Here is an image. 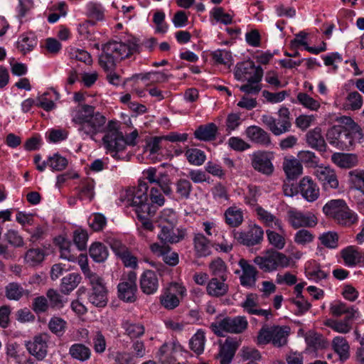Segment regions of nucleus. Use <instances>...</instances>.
I'll return each mask as SVG.
<instances>
[{
	"instance_id": "f257e3e1",
	"label": "nucleus",
	"mask_w": 364,
	"mask_h": 364,
	"mask_svg": "<svg viewBox=\"0 0 364 364\" xmlns=\"http://www.w3.org/2000/svg\"><path fill=\"white\" fill-rule=\"evenodd\" d=\"M73 122L78 126L80 134L92 139L97 134L104 132L107 129L106 117L89 105L79 106L73 112Z\"/></svg>"
},
{
	"instance_id": "f03ea898",
	"label": "nucleus",
	"mask_w": 364,
	"mask_h": 364,
	"mask_svg": "<svg viewBox=\"0 0 364 364\" xmlns=\"http://www.w3.org/2000/svg\"><path fill=\"white\" fill-rule=\"evenodd\" d=\"M137 49L138 44L132 41H109L102 46V53L99 57V63L107 71L113 70L117 63L129 58L136 52Z\"/></svg>"
},
{
	"instance_id": "7ed1b4c3",
	"label": "nucleus",
	"mask_w": 364,
	"mask_h": 364,
	"mask_svg": "<svg viewBox=\"0 0 364 364\" xmlns=\"http://www.w3.org/2000/svg\"><path fill=\"white\" fill-rule=\"evenodd\" d=\"M323 211L341 225L350 226L358 220L357 215L341 199L330 200L323 206Z\"/></svg>"
},
{
	"instance_id": "20e7f679",
	"label": "nucleus",
	"mask_w": 364,
	"mask_h": 364,
	"mask_svg": "<svg viewBox=\"0 0 364 364\" xmlns=\"http://www.w3.org/2000/svg\"><path fill=\"white\" fill-rule=\"evenodd\" d=\"M247 326L248 322L245 316H227L212 323L210 328L218 336H223V332L241 333L247 329Z\"/></svg>"
},
{
	"instance_id": "39448f33",
	"label": "nucleus",
	"mask_w": 364,
	"mask_h": 364,
	"mask_svg": "<svg viewBox=\"0 0 364 364\" xmlns=\"http://www.w3.org/2000/svg\"><path fill=\"white\" fill-rule=\"evenodd\" d=\"M253 262L264 272H271L279 267H287L289 259L282 252L269 250L263 255L255 257Z\"/></svg>"
},
{
	"instance_id": "423d86ee",
	"label": "nucleus",
	"mask_w": 364,
	"mask_h": 364,
	"mask_svg": "<svg viewBox=\"0 0 364 364\" xmlns=\"http://www.w3.org/2000/svg\"><path fill=\"white\" fill-rule=\"evenodd\" d=\"M277 114V119L268 114L262 115L261 119L262 123L275 136H279L289 132L291 127L290 112L287 107H281Z\"/></svg>"
},
{
	"instance_id": "0eeeda50",
	"label": "nucleus",
	"mask_w": 364,
	"mask_h": 364,
	"mask_svg": "<svg viewBox=\"0 0 364 364\" xmlns=\"http://www.w3.org/2000/svg\"><path fill=\"white\" fill-rule=\"evenodd\" d=\"M102 141L105 148L109 152H114L117 155V152L124 150L126 147L124 136L122 132L119 131V127L116 121L110 120L108 122L107 129Z\"/></svg>"
},
{
	"instance_id": "6e6552de",
	"label": "nucleus",
	"mask_w": 364,
	"mask_h": 364,
	"mask_svg": "<svg viewBox=\"0 0 364 364\" xmlns=\"http://www.w3.org/2000/svg\"><path fill=\"white\" fill-rule=\"evenodd\" d=\"M90 287L87 300L93 306L98 308H103L108 302L107 289L103 279L99 275L88 279Z\"/></svg>"
},
{
	"instance_id": "1a4fd4ad",
	"label": "nucleus",
	"mask_w": 364,
	"mask_h": 364,
	"mask_svg": "<svg viewBox=\"0 0 364 364\" xmlns=\"http://www.w3.org/2000/svg\"><path fill=\"white\" fill-rule=\"evenodd\" d=\"M264 71L261 66H255L252 60L238 63L235 68V77L237 80L261 82Z\"/></svg>"
},
{
	"instance_id": "9d476101",
	"label": "nucleus",
	"mask_w": 364,
	"mask_h": 364,
	"mask_svg": "<svg viewBox=\"0 0 364 364\" xmlns=\"http://www.w3.org/2000/svg\"><path fill=\"white\" fill-rule=\"evenodd\" d=\"M118 297L125 301L133 303L136 300V274L130 271L123 277L117 286Z\"/></svg>"
},
{
	"instance_id": "9b49d317",
	"label": "nucleus",
	"mask_w": 364,
	"mask_h": 364,
	"mask_svg": "<svg viewBox=\"0 0 364 364\" xmlns=\"http://www.w3.org/2000/svg\"><path fill=\"white\" fill-rule=\"evenodd\" d=\"M274 153L267 151H257L251 155L252 167L259 173L271 176L274 167L272 164Z\"/></svg>"
},
{
	"instance_id": "f8f14e48",
	"label": "nucleus",
	"mask_w": 364,
	"mask_h": 364,
	"mask_svg": "<svg viewBox=\"0 0 364 364\" xmlns=\"http://www.w3.org/2000/svg\"><path fill=\"white\" fill-rule=\"evenodd\" d=\"M171 224L159 226L161 228L158 238L164 244H174L181 241L186 236V230L176 228L177 219L171 218Z\"/></svg>"
},
{
	"instance_id": "ddd939ff",
	"label": "nucleus",
	"mask_w": 364,
	"mask_h": 364,
	"mask_svg": "<svg viewBox=\"0 0 364 364\" xmlns=\"http://www.w3.org/2000/svg\"><path fill=\"white\" fill-rule=\"evenodd\" d=\"M50 336L46 333H40L33 337L32 341L26 343L28 353L38 360H43L48 354V343Z\"/></svg>"
},
{
	"instance_id": "4468645a",
	"label": "nucleus",
	"mask_w": 364,
	"mask_h": 364,
	"mask_svg": "<svg viewBox=\"0 0 364 364\" xmlns=\"http://www.w3.org/2000/svg\"><path fill=\"white\" fill-rule=\"evenodd\" d=\"M186 291V288L181 284L178 283L171 284L170 287L160 297L161 305L168 310L176 308L180 303L177 294L183 296Z\"/></svg>"
},
{
	"instance_id": "2eb2a0df",
	"label": "nucleus",
	"mask_w": 364,
	"mask_h": 364,
	"mask_svg": "<svg viewBox=\"0 0 364 364\" xmlns=\"http://www.w3.org/2000/svg\"><path fill=\"white\" fill-rule=\"evenodd\" d=\"M264 231L261 227L254 225L247 232H237L235 238L241 244L247 246H254L263 240Z\"/></svg>"
},
{
	"instance_id": "dca6fc26",
	"label": "nucleus",
	"mask_w": 364,
	"mask_h": 364,
	"mask_svg": "<svg viewBox=\"0 0 364 364\" xmlns=\"http://www.w3.org/2000/svg\"><path fill=\"white\" fill-rule=\"evenodd\" d=\"M146 178L150 183H156L166 196H170L172 189L170 186L171 180L166 173H159L155 168H149L144 171Z\"/></svg>"
},
{
	"instance_id": "f3484780",
	"label": "nucleus",
	"mask_w": 364,
	"mask_h": 364,
	"mask_svg": "<svg viewBox=\"0 0 364 364\" xmlns=\"http://www.w3.org/2000/svg\"><path fill=\"white\" fill-rule=\"evenodd\" d=\"M314 174L325 189H336L338 187L339 183L336 172L329 166H317Z\"/></svg>"
},
{
	"instance_id": "a211bd4d",
	"label": "nucleus",
	"mask_w": 364,
	"mask_h": 364,
	"mask_svg": "<svg viewBox=\"0 0 364 364\" xmlns=\"http://www.w3.org/2000/svg\"><path fill=\"white\" fill-rule=\"evenodd\" d=\"M247 138L257 145L269 147L272 144L270 134L260 127L252 125L245 130Z\"/></svg>"
},
{
	"instance_id": "6ab92c4d",
	"label": "nucleus",
	"mask_w": 364,
	"mask_h": 364,
	"mask_svg": "<svg viewBox=\"0 0 364 364\" xmlns=\"http://www.w3.org/2000/svg\"><path fill=\"white\" fill-rule=\"evenodd\" d=\"M288 217L289 223L294 229L301 227H314L317 223L314 215L311 214H304L295 210H289Z\"/></svg>"
},
{
	"instance_id": "aec40b11",
	"label": "nucleus",
	"mask_w": 364,
	"mask_h": 364,
	"mask_svg": "<svg viewBox=\"0 0 364 364\" xmlns=\"http://www.w3.org/2000/svg\"><path fill=\"white\" fill-rule=\"evenodd\" d=\"M239 265L242 270V274L240 277L241 285L246 287H254L258 273L256 268L253 265L250 264L245 259H240Z\"/></svg>"
},
{
	"instance_id": "412c9836",
	"label": "nucleus",
	"mask_w": 364,
	"mask_h": 364,
	"mask_svg": "<svg viewBox=\"0 0 364 364\" xmlns=\"http://www.w3.org/2000/svg\"><path fill=\"white\" fill-rule=\"evenodd\" d=\"M299 188L301 194L307 201L313 202L319 196L318 186L309 176H305L300 181Z\"/></svg>"
},
{
	"instance_id": "4be33fe9",
	"label": "nucleus",
	"mask_w": 364,
	"mask_h": 364,
	"mask_svg": "<svg viewBox=\"0 0 364 364\" xmlns=\"http://www.w3.org/2000/svg\"><path fill=\"white\" fill-rule=\"evenodd\" d=\"M140 287L141 291L147 294H154L159 287L157 274L152 270H146L140 277Z\"/></svg>"
},
{
	"instance_id": "5701e85b",
	"label": "nucleus",
	"mask_w": 364,
	"mask_h": 364,
	"mask_svg": "<svg viewBox=\"0 0 364 364\" xmlns=\"http://www.w3.org/2000/svg\"><path fill=\"white\" fill-rule=\"evenodd\" d=\"M282 168L288 181L296 180L303 173V167L300 161L294 157H284Z\"/></svg>"
},
{
	"instance_id": "b1692460",
	"label": "nucleus",
	"mask_w": 364,
	"mask_h": 364,
	"mask_svg": "<svg viewBox=\"0 0 364 364\" xmlns=\"http://www.w3.org/2000/svg\"><path fill=\"white\" fill-rule=\"evenodd\" d=\"M129 205L135 208V212L138 218L145 217H154L156 213V206L148 203V200H143L138 203L133 198H125Z\"/></svg>"
},
{
	"instance_id": "393cba45",
	"label": "nucleus",
	"mask_w": 364,
	"mask_h": 364,
	"mask_svg": "<svg viewBox=\"0 0 364 364\" xmlns=\"http://www.w3.org/2000/svg\"><path fill=\"white\" fill-rule=\"evenodd\" d=\"M239 346L237 341L228 338L220 346L218 358L220 359V364H230L235 355V353Z\"/></svg>"
},
{
	"instance_id": "a878e982",
	"label": "nucleus",
	"mask_w": 364,
	"mask_h": 364,
	"mask_svg": "<svg viewBox=\"0 0 364 364\" xmlns=\"http://www.w3.org/2000/svg\"><path fill=\"white\" fill-rule=\"evenodd\" d=\"M306 143L312 149H316L319 152H326L327 149V144L321 134V129L319 127H316L307 132L306 134Z\"/></svg>"
},
{
	"instance_id": "bb28decb",
	"label": "nucleus",
	"mask_w": 364,
	"mask_h": 364,
	"mask_svg": "<svg viewBox=\"0 0 364 364\" xmlns=\"http://www.w3.org/2000/svg\"><path fill=\"white\" fill-rule=\"evenodd\" d=\"M341 255L345 264L348 267H353L358 264L364 266V252H358L355 246L347 247L341 251Z\"/></svg>"
},
{
	"instance_id": "cd10ccee",
	"label": "nucleus",
	"mask_w": 364,
	"mask_h": 364,
	"mask_svg": "<svg viewBox=\"0 0 364 364\" xmlns=\"http://www.w3.org/2000/svg\"><path fill=\"white\" fill-rule=\"evenodd\" d=\"M331 160L342 168H350L358 164L357 156L353 154L334 153L331 156Z\"/></svg>"
},
{
	"instance_id": "c85d7f7f",
	"label": "nucleus",
	"mask_w": 364,
	"mask_h": 364,
	"mask_svg": "<svg viewBox=\"0 0 364 364\" xmlns=\"http://www.w3.org/2000/svg\"><path fill=\"white\" fill-rule=\"evenodd\" d=\"M217 132L218 127L215 124L211 122L199 126L196 129L194 136L200 141H209L215 139Z\"/></svg>"
},
{
	"instance_id": "c756f323",
	"label": "nucleus",
	"mask_w": 364,
	"mask_h": 364,
	"mask_svg": "<svg viewBox=\"0 0 364 364\" xmlns=\"http://www.w3.org/2000/svg\"><path fill=\"white\" fill-rule=\"evenodd\" d=\"M225 281L220 280L218 277L212 278L208 283L206 291L212 296L220 297L225 295L229 289Z\"/></svg>"
},
{
	"instance_id": "7c9ffc66",
	"label": "nucleus",
	"mask_w": 364,
	"mask_h": 364,
	"mask_svg": "<svg viewBox=\"0 0 364 364\" xmlns=\"http://www.w3.org/2000/svg\"><path fill=\"white\" fill-rule=\"evenodd\" d=\"M257 214L259 218L267 226L273 227V224L281 232H284V228L282 221L276 218L274 215L267 211L262 207L256 209Z\"/></svg>"
},
{
	"instance_id": "2f4dec72",
	"label": "nucleus",
	"mask_w": 364,
	"mask_h": 364,
	"mask_svg": "<svg viewBox=\"0 0 364 364\" xmlns=\"http://www.w3.org/2000/svg\"><path fill=\"white\" fill-rule=\"evenodd\" d=\"M225 223L230 227L240 225L243 221V213L241 209L235 206L228 208L225 212Z\"/></svg>"
},
{
	"instance_id": "473e14b6",
	"label": "nucleus",
	"mask_w": 364,
	"mask_h": 364,
	"mask_svg": "<svg viewBox=\"0 0 364 364\" xmlns=\"http://www.w3.org/2000/svg\"><path fill=\"white\" fill-rule=\"evenodd\" d=\"M289 333L288 326H273L272 343L275 347H282L287 343V337Z\"/></svg>"
},
{
	"instance_id": "72a5a7b5",
	"label": "nucleus",
	"mask_w": 364,
	"mask_h": 364,
	"mask_svg": "<svg viewBox=\"0 0 364 364\" xmlns=\"http://www.w3.org/2000/svg\"><path fill=\"white\" fill-rule=\"evenodd\" d=\"M81 276L77 273H70L62 279L60 290L63 293L68 294L74 290L81 281Z\"/></svg>"
},
{
	"instance_id": "f704fd0d",
	"label": "nucleus",
	"mask_w": 364,
	"mask_h": 364,
	"mask_svg": "<svg viewBox=\"0 0 364 364\" xmlns=\"http://www.w3.org/2000/svg\"><path fill=\"white\" fill-rule=\"evenodd\" d=\"M69 354L73 358L84 362L90 358L91 350L82 343H75L70 347Z\"/></svg>"
},
{
	"instance_id": "c9c22d12",
	"label": "nucleus",
	"mask_w": 364,
	"mask_h": 364,
	"mask_svg": "<svg viewBox=\"0 0 364 364\" xmlns=\"http://www.w3.org/2000/svg\"><path fill=\"white\" fill-rule=\"evenodd\" d=\"M149 186L146 182L140 181L136 190L129 188L126 191L124 198H133L138 203H141L144 200H148V191Z\"/></svg>"
},
{
	"instance_id": "e433bc0d",
	"label": "nucleus",
	"mask_w": 364,
	"mask_h": 364,
	"mask_svg": "<svg viewBox=\"0 0 364 364\" xmlns=\"http://www.w3.org/2000/svg\"><path fill=\"white\" fill-rule=\"evenodd\" d=\"M332 346L335 352L339 355L341 360L343 361L349 358V345L346 340L341 336L333 338Z\"/></svg>"
},
{
	"instance_id": "4c0bfd02",
	"label": "nucleus",
	"mask_w": 364,
	"mask_h": 364,
	"mask_svg": "<svg viewBox=\"0 0 364 364\" xmlns=\"http://www.w3.org/2000/svg\"><path fill=\"white\" fill-rule=\"evenodd\" d=\"M193 243L198 256L205 257L209 255L210 252L209 240L203 234H196L193 238Z\"/></svg>"
},
{
	"instance_id": "58836bf2",
	"label": "nucleus",
	"mask_w": 364,
	"mask_h": 364,
	"mask_svg": "<svg viewBox=\"0 0 364 364\" xmlns=\"http://www.w3.org/2000/svg\"><path fill=\"white\" fill-rule=\"evenodd\" d=\"M89 253L96 262H102L108 257V250L101 242L93 243L90 247Z\"/></svg>"
},
{
	"instance_id": "ea45409f",
	"label": "nucleus",
	"mask_w": 364,
	"mask_h": 364,
	"mask_svg": "<svg viewBox=\"0 0 364 364\" xmlns=\"http://www.w3.org/2000/svg\"><path fill=\"white\" fill-rule=\"evenodd\" d=\"M348 177L351 186L364 193V170H352L348 172Z\"/></svg>"
},
{
	"instance_id": "a19ab883",
	"label": "nucleus",
	"mask_w": 364,
	"mask_h": 364,
	"mask_svg": "<svg viewBox=\"0 0 364 364\" xmlns=\"http://www.w3.org/2000/svg\"><path fill=\"white\" fill-rule=\"evenodd\" d=\"M67 321L58 316L52 317L48 323V329L55 336L61 337L67 328Z\"/></svg>"
},
{
	"instance_id": "79ce46f5",
	"label": "nucleus",
	"mask_w": 364,
	"mask_h": 364,
	"mask_svg": "<svg viewBox=\"0 0 364 364\" xmlns=\"http://www.w3.org/2000/svg\"><path fill=\"white\" fill-rule=\"evenodd\" d=\"M211 273L215 277H218L222 281H226L228 279L227 267L224 261L220 258L213 260L209 265Z\"/></svg>"
},
{
	"instance_id": "37998d69",
	"label": "nucleus",
	"mask_w": 364,
	"mask_h": 364,
	"mask_svg": "<svg viewBox=\"0 0 364 364\" xmlns=\"http://www.w3.org/2000/svg\"><path fill=\"white\" fill-rule=\"evenodd\" d=\"M268 241L271 245L277 250H282L286 244L285 236L286 232L284 230V232H277L273 230H267L266 231Z\"/></svg>"
},
{
	"instance_id": "c03bdc74",
	"label": "nucleus",
	"mask_w": 364,
	"mask_h": 364,
	"mask_svg": "<svg viewBox=\"0 0 364 364\" xmlns=\"http://www.w3.org/2000/svg\"><path fill=\"white\" fill-rule=\"evenodd\" d=\"M45 258V252L39 248L28 250L25 255V261L30 266H36L41 264Z\"/></svg>"
},
{
	"instance_id": "a18cd8bd",
	"label": "nucleus",
	"mask_w": 364,
	"mask_h": 364,
	"mask_svg": "<svg viewBox=\"0 0 364 364\" xmlns=\"http://www.w3.org/2000/svg\"><path fill=\"white\" fill-rule=\"evenodd\" d=\"M192 189V184L188 179L180 178L176 182V192L181 198H189Z\"/></svg>"
},
{
	"instance_id": "49530a36",
	"label": "nucleus",
	"mask_w": 364,
	"mask_h": 364,
	"mask_svg": "<svg viewBox=\"0 0 364 364\" xmlns=\"http://www.w3.org/2000/svg\"><path fill=\"white\" fill-rule=\"evenodd\" d=\"M343 122L350 127L353 141H357L360 143L364 141V134L362 129L350 117H344Z\"/></svg>"
},
{
	"instance_id": "de8ad7c7",
	"label": "nucleus",
	"mask_w": 364,
	"mask_h": 364,
	"mask_svg": "<svg viewBox=\"0 0 364 364\" xmlns=\"http://www.w3.org/2000/svg\"><path fill=\"white\" fill-rule=\"evenodd\" d=\"M47 164L53 171H60L67 167L68 161L66 158L59 154H54L48 159Z\"/></svg>"
},
{
	"instance_id": "09e8293b",
	"label": "nucleus",
	"mask_w": 364,
	"mask_h": 364,
	"mask_svg": "<svg viewBox=\"0 0 364 364\" xmlns=\"http://www.w3.org/2000/svg\"><path fill=\"white\" fill-rule=\"evenodd\" d=\"M297 100L305 108L312 111H316L319 109L320 102L305 92H299L296 96Z\"/></svg>"
},
{
	"instance_id": "8fccbe9b",
	"label": "nucleus",
	"mask_w": 364,
	"mask_h": 364,
	"mask_svg": "<svg viewBox=\"0 0 364 364\" xmlns=\"http://www.w3.org/2000/svg\"><path fill=\"white\" fill-rule=\"evenodd\" d=\"M185 154L188 162L196 166H200L205 161L204 152L198 149H189Z\"/></svg>"
},
{
	"instance_id": "3c124183",
	"label": "nucleus",
	"mask_w": 364,
	"mask_h": 364,
	"mask_svg": "<svg viewBox=\"0 0 364 364\" xmlns=\"http://www.w3.org/2000/svg\"><path fill=\"white\" fill-rule=\"evenodd\" d=\"M306 341L309 346L315 349H323L327 348L328 342L321 334L310 333L306 337Z\"/></svg>"
},
{
	"instance_id": "603ef678",
	"label": "nucleus",
	"mask_w": 364,
	"mask_h": 364,
	"mask_svg": "<svg viewBox=\"0 0 364 364\" xmlns=\"http://www.w3.org/2000/svg\"><path fill=\"white\" fill-rule=\"evenodd\" d=\"M46 296L50 301V306L53 309H61L67 299L60 294L58 291L50 289L47 291Z\"/></svg>"
},
{
	"instance_id": "864d4df0",
	"label": "nucleus",
	"mask_w": 364,
	"mask_h": 364,
	"mask_svg": "<svg viewBox=\"0 0 364 364\" xmlns=\"http://www.w3.org/2000/svg\"><path fill=\"white\" fill-rule=\"evenodd\" d=\"M190 347L197 354H200L204 350L205 335L201 331L197 333L190 340Z\"/></svg>"
},
{
	"instance_id": "5fc2aeb1",
	"label": "nucleus",
	"mask_w": 364,
	"mask_h": 364,
	"mask_svg": "<svg viewBox=\"0 0 364 364\" xmlns=\"http://www.w3.org/2000/svg\"><path fill=\"white\" fill-rule=\"evenodd\" d=\"M126 334L131 338H136L144 335L145 329L143 325L140 323H132L125 322L123 324Z\"/></svg>"
},
{
	"instance_id": "6e6d98bb",
	"label": "nucleus",
	"mask_w": 364,
	"mask_h": 364,
	"mask_svg": "<svg viewBox=\"0 0 364 364\" xmlns=\"http://www.w3.org/2000/svg\"><path fill=\"white\" fill-rule=\"evenodd\" d=\"M24 293L23 288L17 283H10L6 287V296L10 300H18Z\"/></svg>"
},
{
	"instance_id": "4d7b16f0",
	"label": "nucleus",
	"mask_w": 364,
	"mask_h": 364,
	"mask_svg": "<svg viewBox=\"0 0 364 364\" xmlns=\"http://www.w3.org/2000/svg\"><path fill=\"white\" fill-rule=\"evenodd\" d=\"M318 239L326 247L333 249L338 247V235L336 232H324Z\"/></svg>"
},
{
	"instance_id": "13d9d810",
	"label": "nucleus",
	"mask_w": 364,
	"mask_h": 364,
	"mask_svg": "<svg viewBox=\"0 0 364 364\" xmlns=\"http://www.w3.org/2000/svg\"><path fill=\"white\" fill-rule=\"evenodd\" d=\"M214 60L219 64L230 67L232 65V57L230 51L226 50H217L212 53Z\"/></svg>"
},
{
	"instance_id": "bf43d9fd",
	"label": "nucleus",
	"mask_w": 364,
	"mask_h": 364,
	"mask_svg": "<svg viewBox=\"0 0 364 364\" xmlns=\"http://www.w3.org/2000/svg\"><path fill=\"white\" fill-rule=\"evenodd\" d=\"M324 325L340 333H347L352 328L351 324H346V322L333 319H327Z\"/></svg>"
},
{
	"instance_id": "052dcab7",
	"label": "nucleus",
	"mask_w": 364,
	"mask_h": 364,
	"mask_svg": "<svg viewBox=\"0 0 364 364\" xmlns=\"http://www.w3.org/2000/svg\"><path fill=\"white\" fill-rule=\"evenodd\" d=\"M211 16L216 21L224 25H229L232 22V16L228 13H225L223 7L214 8L211 11Z\"/></svg>"
},
{
	"instance_id": "680f3d73",
	"label": "nucleus",
	"mask_w": 364,
	"mask_h": 364,
	"mask_svg": "<svg viewBox=\"0 0 364 364\" xmlns=\"http://www.w3.org/2000/svg\"><path fill=\"white\" fill-rule=\"evenodd\" d=\"M88 235L86 230L77 229L73 232V242L80 250H84L87 247Z\"/></svg>"
},
{
	"instance_id": "e2e57ef3",
	"label": "nucleus",
	"mask_w": 364,
	"mask_h": 364,
	"mask_svg": "<svg viewBox=\"0 0 364 364\" xmlns=\"http://www.w3.org/2000/svg\"><path fill=\"white\" fill-rule=\"evenodd\" d=\"M298 158L300 163H304L311 167L317 168L318 158L315 154L311 151H301L298 154Z\"/></svg>"
},
{
	"instance_id": "0e129e2a",
	"label": "nucleus",
	"mask_w": 364,
	"mask_h": 364,
	"mask_svg": "<svg viewBox=\"0 0 364 364\" xmlns=\"http://www.w3.org/2000/svg\"><path fill=\"white\" fill-rule=\"evenodd\" d=\"M55 242L59 247L60 251V257L69 261L72 260L73 257L70 252V241L65 240L64 237H58V238H55Z\"/></svg>"
},
{
	"instance_id": "69168bd1",
	"label": "nucleus",
	"mask_w": 364,
	"mask_h": 364,
	"mask_svg": "<svg viewBox=\"0 0 364 364\" xmlns=\"http://www.w3.org/2000/svg\"><path fill=\"white\" fill-rule=\"evenodd\" d=\"M346 105L352 110L361 108L363 100L360 93L357 91L350 92L346 97Z\"/></svg>"
},
{
	"instance_id": "338daca9",
	"label": "nucleus",
	"mask_w": 364,
	"mask_h": 364,
	"mask_svg": "<svg viewBox=\"0 0 364 364\" xmlns=\"http://www.w3.org/2000/svg\"><path fill=\"white\" fill-rule=\"evenodd\" d=\"M342 132L343 126H333L330 128L326 134V139L329 144L335 147H337L338 142L340 140Z\"/></svg>"
},
{
	"instance_id": "774afa93",
	"label": "nucleus",
	"mask_w": 364,
	"mask_h": 364,
	"mask_svg": "<svg viewBox=\"0 0 364 364\" xmlns=\"http://www.w3.org/2000/svg\"><path fill=\"white\" fill-rule=\"evenodd\" d=\"M314 235L306 229L298 230L294 235V242L300 245H306L313 241Z\"/></svg>"
}]
</instances>
